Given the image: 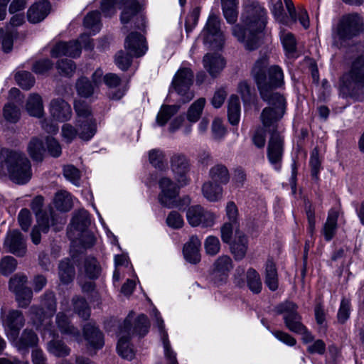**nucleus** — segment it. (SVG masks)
Instances as JSON below:
<instances>
[{"label":"nucleus","instance_id":"nucleus-1","mask_svg":"<svg viewBox=\"0 0 364 364\" xmlns=\"http://www.w3.org/2000/svg\"><path fill=\"white\" fill-rule=\"evenodd\" d=\"M268 58L262 56L255 63L251 71L261 98L269 105L262 110L260 116L265 127L274 126L281 119L287 107L285 97L274 91L284 84L283 70L279 65L268 67Z\"/></svg>","mask_w":364,"mask_h":364},{"label":"nucleus","instance_id":"nucleus-2","mask_svg":"<svg viewBox=\"0 0 364 364\" xmlns=\"http://www.w3.org/2000/svg\"><path fill=\"white\" fill-rule=\"evenodd\" d=\"M242 21L245 26L237 24L232 28V35L242 43L248 50H254L259 46V33L266 24V11L257 2L247 4L242 14Z\"/></svg>","mask_w":364,"mask_h":364},{"label":"nucleus","instance_id":"nucleus-3","mask_svg":"<svg viewBox=\"0 0 364 364\" xmlns=\"http://www.w3.org/2000/svg\"><path fill=\"white\" fill-rule=\"evenodd\" d=\"M6 171L18 184L28 183L32 176L31 162L23 152L4 149L0 150V175Z\"/></svg>","mask_w":364,"mask_h":364},{"label":"nucleus","instance_id":"nucleus-4","mask_svg":"<svg viewBox=\"0 0 364 364\" xmlns=\"http://www.w3.org/2000/svg\"><path fill=\"white\" fill-rule=\"evenodd\" d=\"M340 82L343 95L358 101L364 99V55L352 60L349 70L341 77Z\"/></svg>","mask_w":364,"mask_h":364},{"label":"nucleus","instance_id":"nucleus-5","mask_svg":"<svg viewBox=\"0 0 364 364\" xmlns=\"http://www.w3.org/2000/svg\"><path fill=\"white\" fill-rule=\"evenodd\" d=\"M298 306L290 301H285L275 307L278 314L283 315V319L287 328L291 332L301 336L304 343L313 341L314 336L301 322V316L297 311Z\"/></svg>","mask_w":364,"mask_h":364},{"label":"nucleus","instance_id":"nucleus-6","mask_svg":"<svg viewBox=\"0 0 364 364\" xmlns=\"http://www.w3.org/2000/svg\"><path fill=\"white\" fill-rule=\"evenodd\" d=\"M363 31L361 17L356 14L343 16L333 31V45L337 48L346 46L347 41L359 36Z\"/></svg>","mask_w":364,"mask_h":364},{"label":"nucleus","instance_id":"nucleus-7","mask_svg":"<svg viewBox=\"0 0 364 364\" xmlns=\"http://www.w3.org/2000/svg\"><path fill=\"white\" fill-rule=\"evenodd\" d=\"M203 42L213 49H221L225 38L220 30V18L214 14H210L203 31Z\"/></svg>","mask_w":364,"mask_h":364},{"label":"nucleus","instance_id":"nucleus-8","mask_svg":"<svg viewBox=\"0 0 364 364\" xmlns=\"http://www.w3.org/2000/svg\"><path fill=\"white\" fill-rule=\"evenodd\" d=\"M193 73L190 68H183L175 74L172 81V86L176 92L182 96L184 103L191 100L194 94L190 90L193 84Z\"/></svg>","mask_w":364,"mask_h":364},{"label":"nucleus","instance_id":"nucleus-9","mask_svg":"<svg viewBox=\"0 0 364 364\" xmlns=\"http://www.w3.org/2000/svg\"><path fill=\"white\" fill-rule=\"evenodd\" d=\"M132 313H130L124 319L123 324L120 326L119 332V341L117 346L118 354L124 359L132 360L135 356V352L132 345L130 343V331Z\"/></svg>","mask_w":364,"mask_h":364},{"label":"nucleus","instance_id":"nucleus-10","mask_svg":"<svg viewBox=\"0 0 364 364\" xmlns=\"http://www.w3.org/2000/svg\"><path fill=\"white\" fill-rule=\"evenodd\" d=\"M171 169L176 182L179 186H185L190 182L188 173L190 161L188 157L181 153L174 154L170 159Z\"/></svg>","mask_w":364,"mask_h":364},{"label":"nucleus","instance_id":"nucleus-11","mask_svg":"<svg viewBox=\"0 0 364 364\" xmlns=\"http://www.w3.org/2000/svg\"><path fill=\"white\" fill-rule=\"evenodd\" d=\"M43 197L41 196H36L31 203V208L36 215L38 227L43 233H47L50 227L55 225L57 218L52 208L48 211L43 210Z\"/></svg>","mask_w":364,"mask_h":364},{"label":"nucleus","instance_id":"nucleus-12","mask_svg":"<svg viewBox=\"0 0 364 364\" xmlns=\"http://www.w3.org/2000/svg\"><path fill=\"white\" fill-rule=\"evenodd\" d=\"M233 268L231 257L228 255L218 257L213 264L211 278L214 283L219 286L226 282L229 273Z\"/></svg>","mask_w":364,"mask_h":364},{"label":"nucleus","instance_id":"nucleus-13","mask_svg":"<svg viewBox=\"0 0 364 364\" xmlns=\"http://www.w3.org/2000/svg\"><path fill=\"white\" fill-rule=\"evenodd\" d=\"M161 193L159 194L160 203L168 208H173L175 205L173 198L178 195V189L181 186L174 183L170 178L162 177L159 181Z\"/></svg>","mask_w":364,"mask_h":364},{"label":"nucleus","instance_id":"nucleus-14","mask_svg":"<svg viewBox=\"0 0 364 364\" xmlns=\"http://www.w3.org/2000/svg\"><path fill=\"white\" fill-rule=\"evenodd\" d=\"M186 218L192 227L202 225L211 227L214 224V215L212 213L205 210L199 205L189 207L186 211Z\"/></svg>","mask_w":364,"mask_h":364},{"label":"nucleus","instance_id":"nucleus-15","mask_svg":"<svg viewBox=\"0 0 364 364\" xmlns=\"http://www.w3.org/2000/svg\"><path fill=\"white\" fill-rule=\"evenodd\" d=\"M141 8V5L136 0H132L129 4L124 5L120 15L122 23L126 24L133 21L136 28L143 29L145 27V19L141 14H139Z\"/></svg>","mask_w":364,"mask_h":364},{"label":"nucleus","instance_id":"nucleus-16","mask_svg":"<svg viewBox=\"0 0 364 364\" xmlns=\"http://www.w3.org/2000/svg\"><path fill=\"white\" fill-rule=\"evenodd\" d=\"M284 152V138L276 131L271 134L267 145V157L269 162L279 169Z\"/></svg>","mask_w":364,"mask_h":364},{"label":"nucleus","instance_id":"nucleus-17","mask_svg":"<svg viewBox=\"0 0 364 364\" xmlns=\"http://www.w3.org/2000/svg\"><path fill=\"white\" fill-rule=\"evenodd\" d=\"M124 47L129 55L137 58L144 55L148 49L145 38L137 32H132L127 36Z\"/></svg>","mask_w":364,"mask_h":364},{"label":"nucleus","instance_id":"nucleus-18","mask_svg":"<svg viewBox=\"0 0 364 364\" xmlns=\"http://www.w3.org/2000/svg\"><path fill=\"white\" fill-rule=\"evenodd\" d=\"M4 247L16 256L23 257L26 252V245L22 234L18 230L9 231L4 240Z\"/></svg>","mask_w":364,"mask_h":364},{"label":"nucleus","instance_id":"nucleus-19","mask_svg":"<svg viewBox=\"0 0 364 364\" xmlns=\"http://www.w3.org/2000/svg\"><path fill=\"white\" fill-rule=\"evenodd\" d=\"M13 346L20 352L26 353L30 348H33L38 343L37 334L32 330L26 328L21 333L20 337L16 335L15 338L9 339Z\"/></svg>","mask_w":364,"mask_h":364},{"label":"nucleus","instance_id":"nucleus-20","mask_svg":"<svg viewBox=\"0 0 364 364\" xmlns=\"http://www.w3.org/2000/svg\"><path fill=\"white\" fill-rule=\"evenodd\" d=\"M153 314L156 318V326L161 332V337L163 342L164 357L167 364H178L176 359V353L171 348L168 338V334L164 330V323L157 309L153 310Z\"/></svg>","mask_w":364,"mask_h":364},{"label":"nucleus","instance_id":"nucleus-21","mask_svg":"<svg viewBox=\"0 0 364 364\" xmlns=\"http://www.w3.org/2000/svg\"><path fill=\"white\" fill-rule=\"evenodd\" d=\"M24 323L25 318L20 311H9L5 320L8 339L15 338L16 335L19 334V331L23 326Z\"/></svg>","mask_w":364,"mask_h":364},{"label":"nucleus","instance_id":"nucleus-22","mask_svg":"<svg viewBox=\"0 0 364 364\" xmlns=\"http://www.w3.org/2000/svg\"><path fill=\"white\" fill-rule=\"evenodd\" d=\"M50 112L55 119L60 122L70 119L72 115L70 106L63 99H55L50 102Z\"/></svg>","mask_w":364,"mask_h":364},{"label":"nucleus","instance_id":"nucleus-23","mask_svg":"<svg viewBox=\"0 0 364 364\" xmlns=\"http://www.w3.org/2000/svg\"><path fill=\"white\" fill-rule=\"evenodd\" d=\"M55 325L59 331L65 336L77 338L79 330L74 326L70 318L63 312H58L55 317Z\"/></svg>","mask_w":364,"mask_h":364},{"label":"nucleus","instance_id":"nucleus-24","mask_svg":"<svg viewBox=\"0 0 364 364\" xmlns=\"http://www.w3.org/2000/svg\"><path fill=\"white\" fill-rule=\"evenodd\" d=\"M201 242L197 236H191L183 246V255L190 263L196 264L200 260V247Z\"/></svg>","mask_w":364,"mask_h":364},{"label":"nucleus","instance_id":"nucleus-25","mask_svg":"<svg viewBox=\"0 0 364 364\" xmlns=\"http://www.w3.org/2000/svg\"><path fill=\"white\" fill-rule=\"evenodd\" d=\"M50 4L47 1L37 2L28 10L27 18L29 22L36 23L43 21L48 14Z\"/></svg>","mask_w":364,"mask_h":364},{"label":"nucleus","instance_id":"nucleus-26","mask_svg":"<svg viewBox=\"0 0 364 364\" xmlns=\"http://www.w3.org/2000/svg\"><path fill=\"white\" fill-rule=\"evenodd\" d=\"M248 249V239L242 232H237L235 237L230 245L231 253L236 260L242 259Z\"/></svg>","mask_w":364,"mask_h":364},{"label":"nucleus","instance_id":"nucleus-27","mask_svg":"<svg viewBox=\"0 0 364 364\" xmlns=\"http://www.w3.org/2000/svg\"><path fill=\"white\" fill-rule=\"evenodd\" d=\"M93 43L87 34L80 36V39L75 41H70L68 43L67 55L73 58L78 57L81 53V48L91 50L93 48Z\"/></svg>","mask_w":364,"mask_h":364},{"label":"nucleus","instance_id":"nucleus-28","mask_svg":"<svg viewBox=\"0 0 364 364\" xmlns=\"http://www.w3.org/2000/svg\"><path fill=\"white\" fill-rule=\"evenodd\" d=\"M203 65L209 74L215 77L224 68L225 61L219 54H206Z\"/></svg>","mask_w":364,"mask_h":364},{"label":"nucleus","instance_id":"nucleus-29","mask_svg":"<svg viewBox=\"0 0 364 364\" xmlns=\"http://www.w3.org/2000/svg\"><path fill=\"white\" fill-rule=\"evenodd\" d=\"M84 336L89 343L95 348H101L104 346L102 333L92 323L86 324L83 328Z\"/></svg>","mask_w":364,"mask_h":364},{"label":"nucleus","instance_id":"nucleus-30","mask_svg":"<svg viewBox=\"0 0 364 364\" xmlns=\"http://www.w3.org/2000/svg\"><path fill=\"white\" fill-rule=\"evenodd\" d=\"M223 188L217 183L211 181L205 182L202 186L203 196L210 202H216L223 197Z\"/></svg>","mask_w":364,"mask_h":364},{"label":"nucleus","instance_id":"nucleus-31","mask_svg":"<svg viewBox=\"0 0 364 364\" xmlns=\"http://www.w3.org/2000/svg\"><path fill=\"white\" fill-rule=\"evenodd\" d=\"M208 175L211 181L220 185L227 184L230 179L228 168L223 164H217L211 167Z\"/></svg>","mask_w":364,"mask_h":364},{"label":"nucleus","instance_id":"nucleus-32","mask_svg":"<svg viewBox=\"0 0 364 364\" xmlns=\"http://www.w3.org/2000/svg\"><path fill=\"white\" fill-rule=\"evenodd\" d=\"M77 135L84 140H90L96 133L97 127L93 119L87 120L77 119Z\"/></svg>","mask_w":364,"mask_h":364},{"label":"nucleus","instance_id":"nucleus-33","mask_svg":"<svg viewBox=\"0 0 364 364\" xmlns=\"http://www.w3.org/2000/svg\"><path fill=\"white\" fill-rule=\"evenodd\" d=\"M239 0H221L223 16L228 23H235L238 16Z\"/></svg>","mask_w":364,"mask_h":364},{"label":"nucleus","instance_id":"nucleus-34","mask_svg":"<svg viewBox=\"0 0 364 364\" xmlns=\"http://www.w3.org/2000/svg\"><path fill=\"white\" fill-rule=\"evenodd\" d=\"M26 108L31 116L41 117L43 114V105L41 97L36 93L31 94L28 98Z\"/></svg>","mask_w":364,"mask_h":364},{"label":"nucleus","instance_id":"nucleus-35","mask_svg":"<svg viewBox=\"0 0 364 364\" xmlns=\"http://www.w3.org/2000/svg\"><path fill=\"white\" fill-rule=\"evenodd\" d=\"M338 213L334 210L328 213L327 220L323 225L322 232L326 241H330L334 237L336 228Z\"/></svg>","mask_w":364,"mask_h":364},{"label":"nucleus","instance_id":"nucleus-36","mask_svg":"<svg viewBox=\"0 0 364 364\" xmlns=\"http://www.w3.org/2000/svg\"><path fill=\"white\" fill-rule=\"evenodd\" d=\"M228 117L231 124L237 125L239 123L240 117V103L239 97L237 95H231L228 100Z\"/></svg>","mask_w":364,"mask_h":364},{"label":"nucleus","instance_id":"nucleus-37","mask_svg":"<svg viewBox=\"0 0 364 364\" xmlns=\"http://www.w3.org/2000/svg\"><path fill=\"white\" fill-rule=\"evenodd\" d=\"M27 151L33 161H42L45 151L43 141L33 137L28 144Z\"/></svg>","mask_w":364,"mask_h":364},{"label":"nucleus","instance_id":"nucleus-38","mask_svg":"<svg viewBox=\"0 0 364 364\" xmlns=\"http://www.w3.org/2000/svg\"><path fill=\"white\" fill-rule=\"evenodd\" d=\"M265 284L271 291L278 288V275L275 264L268 259L265 267Z\"/></svg>","mask_w":364,"mask_h":364},{"label":"nucleus","instance_id":"nucleus-39","mask_svg":"<svg viewBox=\"0 0 364 364\" xmlns=\"http://www.w3.org/2000/svg\"><path fill=\"white\" fill-rule=\"evenodd\" d=\"M53 202L55 207L60 211H68L73 205L71 195L65 191L57 192Z\"/></svg>","mask_w":364,"mask_h":364},{"label":"nucleus","instance_id":"nucleus-40","mask_svg":"<svg viewBox=\"0 0 364 364\" xmlns=\"http://www.w3.org/2000/svg\"><path fill=\"white\" fill-rule=\"evenodd\" d=\"M58 268L59 277L62 283L66 284L73 280L75 274V268L69 259L62 260Z\"/></svg>","mask_w":364,"mask_h":364},{"label":"nucleus","instance_id":"nucleus-41","mask_svg":"<svg viewBox=\"0 0 364 364\" xmlns=\"http://www.w3.org/2000/svg\"><path fill=\"white\" fill-rule=\"evenodd\" d=\"M89 213L84 210H79L76 212L72 219L71 225L76 230L84 232L85 228L90 225Z\"/></svg>","mask_w":364,"mask_h":364},{"label":"nucleus","instance_id":"nucleus-42","mask_svg":"<svg viewBox=\"0 0 364 364\" xmlns=\"http://www.w3.org/2000/svg\"><path fill=\"white\" fill-rule=\"evenodd\" d=\"M180 109V106L162 105L156 117V122L160 126H164L170 118L176 114Z\"/></svg>","mask_w":364,"mask_h":364},{"label":"nucleus","instance_id":"nucleus-43","mask_svg":"<svg viewBox=\"0 0 364 364\" xmlns=\"http://www.w3.org/2000/svg\"><path fill=\"white\" fill-rule=\"evenodd\" d=\"M247 284L250 290L255 293L258 294L262 290V282L259 273L253 268H250L246 274Z\"/></svg>","mask_w":364,"mask_h":364},{"label":"nucleus","instance_id":"nucleus-44","mask_svg":"<svg viewBox=\"0 0 364 364\" xmlns=\"http://www.w3.org/2000/svg\"><path fill=\"white\" fill-rule=\"evenodd\" d=\"M48 350L56 357H65L70 353V349L60 340H52L48 343Z\"/></svg>","mask_w":364,"mask_h":364},{"label":"nucleus","instance_id":"nucleus-45","mask_svg":"<svg viewBox=\"0 0 364 364\" xmlns=\"http://www.w3.org/2000/svg\"><path fill=\"white\" fill-rule=\"evenodd\" d=\"M205 104V99L201 97L191 105L187 112V119L189 122L194 123L199 119L203 110Z\"/></svg>","mask_w":364,"mask_h":364},{"label":"nucleus","instance_id":"nucleus-46","mask_svg":"<svg viewBox=\"0 0 364 364\" xmlns=\"http://www.w3.org/2000/svg\"><path fill=\"white\" fill-rule=\"evenodd\" d=\"M74 311L83 320H87L90 316V309L83 298L75 296L73 299Z\"/></svg>","mask_w":364,"mask_h":364},{"label":"nucleus","instance_id":"nucleus-47","mask_svg":"<svg viewBox=\"0 0 364 364\" xmlns=\"http://www.w3.org/2000/svg\"><path fill=\"white\" fill-rule=\"evenodd\" d=\"M149 328V322L147 316L144 314H140L135 320L133 329L131 326L130 336L136 333L139 336H144L148 333Z\"/></svg>","mask_w":364,"mask_h":364},{"label":"nucleus","instance_id":"nucleus-48","mask_svg":"<svg viewBox=\"0 0 364 364\" xmlns=\"http://www.w3.org/2000/svg\"><path fill=\"white\" fill-rule=\"evenodd\" d=\"M149 161L156 168L163 170L166 167V157L163 151L154 149L149 151Z\"/></svg>","mask_w":364,"mask_h":364},{"label":"nucleus","instance_id":"nucleus-49","mask_svg":"<svg viewBox=\"0 0 364 364\" xmlns=\"http://www.w3.org/2000/svg\"><path fill=\"white\" fill-rule=\"evenodd\" d=\"M75 86L77 94L81 97H89L94 92V86L87 77L80 78Z\"/></svg>","mask_w":364,"mask_h":364},{"label":"nucleus","instance_id":"nucleus-50","mask_svg":"<svg viewBox=\"0 0 364 364\" xmlns=\"http://www.w3.org/2000/svg\"><path fill=\"white\" fill-rule=\"evenodd\" d=\"M18 85L24 90H29L33 86L35 79L32 74L28 71L18 72L15 75Z\"/></svg>","mask_w":364,"mask_h":364},{"label":"nucleus","instance_id":"nucleus-51","mask_svg":"<svg viewBox=\"0 0 364 364\" xmlns=\"http://www.w3.org/2000/svg\"><path fill=\"white\" fill-rule=\"evenodd\" d=\"M100 23V13L93 11L88 13L84 18V26L93 31H99Z\"/></svg>","mask_w":364,"mask_h":364},{"label":"nucleus","instance_id":"nucleus-52","mask_svg":"<svg viewBox=\"0 0 364 364\" xmlns=\"http://www.w3.org/2000/svg\"><path fill=\"white\" fill-rule=\"evenodd\" d=\"M41 307L48 313L53 314L56 311L55 294L52 291H46L41 300Z\"/></svg>","mask_w":364,"mask_h":364},{"label":"nucleus","instance_id":"nucleus-53","mask_svg":"<svg viewBox=\"0 0 364 364\" xmlns=\"http://www.w3.org/2000/svg\"><path fill=\"white\" fill-rule=\"evenodd\" d=\"M17 262L11 256H6L0 261V273L3 275L11 274L16 268Z\"/></svg>","mask_w":364,"mask_h":364},{"label":"nucleus","instance_id":"nucleus-54","mask_svg":"<svg viewBox=\"0 0 364 364\" xmlns=\"http://www.w3.org/2000/svg\"><path fill=\"white\" fill-rule=\"evenodd\" d=\"M85 270L87 277L90 279L98 277L100 268L97 261L93 257H88L85 261Z\"/></svg>","mask_w":364,"mask_h":364},{"label":"nucleus","instance_id":"nucleus-55","mask_svg":"<svg viewBox=\"0 0 364 364\" xmlns=\"http://www.w3.org/2000/svg\"><path fill=\"white\" fill-rule=\"evenodd\" d=\"M16 300L20 307H27L31 301L33 297V291L31 288L26 287L19 291L15 293Z\"/></svg>","mask_w":364,"mask_h":364},{"label":"nucleus","instance_id":"nucleus-56","mask_svg":"<svg viewBox=\"0 0 364 364\" xmlns=\"http://www.w3.org/2000/svg\"><path fill=\"white\" fill-rule=\"evenodd\" d=\"M75 110L77 114L78 119L87 120V119H92L91 115V110L87 104L84 101L77 100L74 104Z\"/></svg>","mask_w":364,"mask_h":364},{"label":"nucleus","instance_id":"nucleus-57","mask_svg":"<svg viewBox=\"0 0 364 364\" xmlns=\"http://www.w3.org/2000/svg\"><path fill=\"white\" fill-rule=\"evenodd\" d=\"M204 246L206 253L211 256L218 254L220 250L219 239L215 236L208 237L205 241Z\"/></svg>","mask_w":364,"mask_h":364},{"label":"nucleus","instance_id":"nucleus-58","mask_svg":"<svg viewBox=\"0 0 364 364\" xmlns=\"http://www.w3.org/2000/svg\"><path fill=\"white\" fill-rule=\"evenodd\" d=\"M166 225L173 229H180L183 226L184 221L181 214L176 211H171L166 220Z\"/></svg>","mask_w":364,"mask_h":364},{"label":"nucleus","instance_id":"nucleus-59","mask_svg":"<svg viewBox=\"0 0 364 364\" xmlns=\"http://www.w3.org/2000/svg\"><path fill=\"white\" fill-rule=\"evenodd\" d=\"M350 314V302L348 299L343 298L341 300L340 308L338 311L337 318L340 323H344L349 318Z\"/></svg>","mask_w":364,"mask_h":364},{"label":"nucleus","instance_id":"nucleus-60","mask_svg":"<svg viewBox=\"0 0 364 364\" xmlns=\"http://www.w3.org/2000/svg\"><path fill=\"white\" fill-rule=\"evenodd\" d=\"M272 3V12L277 21L283 24H287V18L284 14L283 4L281 0H271Z\"/></svg>","mask_w":364,"mask_h":364},{"label":"nucleus","instance_id":"nucleus-61","mask_svg":"<svg viewBox=\"0 0 364 364\" xmlns=\"http://www.w3.org/2000/svg\"><path fill=\"white\" fill-rule=\"evenodd\" d=\"M281 38L284 50L289 54L294 53L296 48L294 36L291 33H283Z\"/></svg>","mask_w":364,"mask_h":364},{"label":"nucleus","instance_id":"nucleus-62","mask_svg":"<svg viewBox=\"0 0 364 364\" xmlns=\"http://www.w3.org/2000/svg\"><path fill=\"white\" fill-rule=\"evenodd\" d=\"M57 68L60 73L70 76L75 72L76 67L73 60L62 59L58 61Z\"/></svg>","mask_w":364,"mask_h":364},{"label":"nucleus","instance_id":"nucleus-63","mask_svg":"<svg viewBox=\"0 0 364 364\" xmlns=\"http://www.w3.org/2000/svg\"><path fill=\"white\" fill-rule=\"evenodd\" d=\"M4 116L7 121L16 122L20 117L18 107L12 104H7L4 107Z\"/></svg>","mask_w":364,"mask_h":364},{"label":"nucleus","instance_id":"nucleus-64","mask_svg":"<svg viewBox=\"0 0 364 364\" xmlns=\"http://www.w3.org/2000/svg\"><path fill=\"white\" fill-rule=\"evenodd\" d=\"M27 277L25 275H15L9 281V289L14 293L26 288Z\"/></svg>","mask_w":364,"mask_h":364}]
</instances>
